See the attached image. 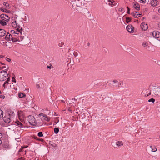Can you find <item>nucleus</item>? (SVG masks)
Listing matches in <instances>:
<instances>
[{
	"label": "nucleus",
	"mask_w": 160,
	"mask_h": 160,
	"mask_svg": "<svg viewBox=\"0 0 160 160\" xmlns=\"http://www.w3.org/2000/svg\"><path fill=\"white\" fill-rule=\"evenodd\" d=\"M27 120L31 125L32 126H36L37 125V122L33 116L29 115L27 118Z\"/></svg>",
	"instance_id": "obj_1"
},
{
	"label": "nucleus",
	"mask_w": 160,
	"mask_h": 160,
	"mask_svg": "<svg viewBox=\"0 0 160 160\" xmlns=\"http://www.w3.org/2000/svg\"><path fill=\"white\" fill-rule=\"evenodd\" d=\"M8 77V74L7 71L2 70L0 72V81H3L5 80Z\"/></svg>",
	"instance_id": "obj_2"
},
{
	"label": "nucleus",
	"mask_w": 160,
	"mask_h": 160,
	"mask_svg": "<svg viewBox=\"0 0 160 160\" xmlns=\"http://www.w3.org/2000/svg\"><path fill=\"white\" fill-rule=\"evenodd\" d=\"M25 122L24 120H20V121L17 120L14 122V123L13 124L16 126H18L20 128L25 127V125H24Z\"/></svg>",
	"instance_id": "obj_3"
},
{
	"label": "nucleus",
	"mask_w": 160,
	"mask_h": 160,
	"mask_svg": "<svg viewBox=\"0 0 160 160\" xmlns=\"http://www.w3.org/2000/svg\"><path fill=\"white\" fill-rule=\"evenodd\" d=\"M38 116L42 120H43L47 121H49V119L47 116L43 113H40L38 115Z\"/></svg>",
	"instance_id": "obj_4"
},
{
	"label": "nucleus",
	"mask_w": 160,
	"mask_h": 160,
	"mask_svg": "<svg viewBox=\"0 0 160 160\" xmlns=\"http://www.w3.org/2000/svg\"><path fill=\"white\" fill-rule=\"evenodd\" d=\"M12 25L13 27L16 28V30H20L21 28L19 23L17 22L16 21L13 22L12 23Z\"/></svg>",
	"instance_id": "obj_5"
},
{
	"label": "nucleus",
	"mask_w": 160,
	"mask_h": 160,
	"mask_svg": "<svg viewBox=\"0 0 160 160\" xmlns=\"http://www.w3.org/2000/svg\"><path fill=\"white\" fill-rule=\"evenodd\" d=\"M0 17L2 20H4L6 21H9L10 18L7 15L2 14L0 15Z\"/></svg>",
	"instance_id": "obj_6"
},
{
	"label": "nucleus",
	"mask_w": 160,
	"mask_h": 160,
	"mask_svg": "<svg viewBox=\"0 0 160 160\" xmlns=\"http://www.w3.org/2000/svg\"><path fill=\"white\" fill-rule=\"evenodd\" d=\"M153 37L156 38H160V32L157 31H154L152 33Z\"/></svg>",
	"instance_id": "obj_7"
},
{
	"label": "nucleus",
	"mask_w": 160,
	"mask_h": 160,
	"mask_svg": "<svg viewBox=\"0 0 160 160\" xmlns=\"http://www.w3.org/2000/svg\"><path fill=\"white\" fill-rule=\"evenodd\" d=\"M18 117L19 120H24V116L23 112L20 111L18 112Z\"/></svg>",
	"instance_id": "obj_8"
},
{
	"label": "nucleus",
	"mask_w": 160,
	"mask_h": 160,
	"mask_svg": "<svg viewBox=\"0 0 160 160\" xmlns=\"http://www.w3.org/2000/svg\"><path fill=\"white\" fill-rule=\"evenodd\" d=\"M4 121L6 123H9L11 121L10 116L9 115L5 116L3 118Z\"/></svg>",
	"instance_id": "obj_9"
},
{
	"label": "nucleus",
	"mask_w": 160,
	"mask_h": 160,
	"mask_svg": "<svg viewBox=\"0 0 160 160\" xmlns=\"http://www.w3.org/2000/svg\"><path fill=\"white\" fill-rule=\"evenodd\" d=\"M127 31L130 33H133L134 32V27L132 25H128L126 27Z\"/></svg>",
	"instance_id": "obj_10"
},
{
	"label": "nucleus",
	"mask_w": 160,
	"mask_h": 160,
	"mask_svg": "<svg viewBox=\"0 0 160 160\" xmlns=\"http://www.w3.org/2000/svg\"><path fill=\"white\" fill-rule=\"evenodd\" d=\"M22 28H21L20 30H17V31H14L13 30H12L11 31V33H13L14 34H15V35L16 36V34L19 35V33H20L21 35L22 34Z\"/></svg>",
	"instance_id": "obj_11"
},
{
	"label": "nucleus",
	"mask_w": 160,
	"mask_h": 160,
	"mask_svg": "<svg viewBox=\"0 0 160 160\" xmlns=\"http://www.w3.org/2000/svg\"><path fill=\"white\" fill-rule=\"evenodd\" d=\"M141 28L142 30L145 31L148 29V26L147 24L144 22H143L141 24Z\"/></svg>",
	"instance_id": "obj_12"
},
{
	"label": "nucleus",
	"mask_w": 160,
	"mask_h": 160,
	"mask_svg": "<svg viewBox=\"0 0 160 160\" xmlns=\"http://www.w3.org/2000/svg\"><path fill=\"white\" fill-rule=\"evenodd\" d=\"M5 38L7 40L11 41L12 39V37L10 33H8L5 37Z\"/></svg>",
	"instance_id": "obj_13"
},
{
	"label": "nucleus",
	"mask_w": 160,
	"mask_h": 160,
	"mask_svg": "<svg viewBox=\"0 0 160 160\" xmlns=\"http://www.w3.org/2000/svg\"><path fill=\"white\" fill-rule=\"evenodd\" d=\"M158 4V1L157 0H152L151 2V5L153 7L157 6Z\"/></svg>",
	"instance_id": "obj_14"
},
{
	"label": "nucleus",
	"mask_w": 160,
	"mask_h": 160,
	"mask_svg": "<svg viewBox=\"0 0 160 160\" xmlns=\"http://www.w3.org/2000/svg\"><path fill=\"white\" fill-rule=\"evenodd\" d=\"M139 12H133L132 15L133 17L137 18L140 17L141 15V14L139 13Z\"/></svg>",
	"instance_id": "obj_15"
},
{
	"label": "nucleus",
	"mask_w": 160,
	"mask_h": 160,
	"mask_svg": "<svg viewBox=\"0 0 160 160\" xmlns=\"http://www.w3.org/2000/svg\"><path fill=\"white\" fill-rule=\"evenodd\" d=\"M152 93L156 95H158L160 94L159 92L158 88H154L152 91Z\"/></svg>",
	"instance_id": "obj_16"
},
{
	"label": "nucleus",
	"mask_w": 160,
	"mask_h": 160,
	"mask_svg": "<svg viewBox=\"0 0 160 160\" xmlns=\"http://www.w3.org/2000/svg\"><path fill=\"white\" fill-rule=\"evenodd\" d=\"M119 81L117 80H114L112 82L111 85L114 87H116L117 86V84L119 83Z\"/></svg>",
	"instance_id": "obj_17"
},
{
	"label": "nucleus",
	"mask_w": 160,
	"mask_h": 160,
	"mask_svg": "<svg viewBox=\"0 0 160 160\" xmlns=\"http://www.w3.org/2000/svg\"><path fill=\"white\" fill-rule=\"evenodd\" d=\"M6 33V31L3 29H0V36L3 37L5 35Z\"/></svg>",
	"instance_id": "obj_18"
},
{
	"label": "nucleus",
	"mask_w": 160,
	"mask_h": 160,
	"mask_svg": "<svg viewBox=\"0 0 160 160\" xmlns=\"http://www.w3.org/2000/svg\"><path fill=\"white\" fill-rule=\"evenodd\" d=\"M133 7L134 8L137 10H139L140 9V6L139 4L137 2H136L133 4Z\"/></svg>",
	"instance_id": "obj_19"
},
{
	"label": "nucleus",
	"mask_w": 160,
	"mask_h": 160,
	"mask_svg": "<svg viewBox=\"0 0 160 160\" xmlns=\"http://www.w3.org/2000/svg\"><path fill=\"white\" fill-rule=\"evenodd\" d=\"M0 10L2 12L6 13H8L10 12L9 10H7L5 8H0Z\"/></svg>",
	"instance_id": "obj_20"
},
{
	"label": "nucleus",
	"mask_w": 160,
	"mask_h": 160,
	"mask_svg": "<svg viewBox=\"0 0 160 160\" xmlns=\"http://www.w3.org/2000/svg\"><path fill=\"white\" fill-rule=\"evenodd\" d=\"M3 5L7 9H9L10 8L9 4L7 2H4Z\"/></svg>",
	"instance_id": "obj_21"
},
{
	"label": "nucleus",
	"mask_w": 160,
	"mask_h": 160,
	"mask_svg": "<svg viewBox=\"0 0 160 160\" xmlns=\"http://www.w3.org/2000/svg\"><path fill=\"white\" fill-rule=\"evenodd\" d=\"M150 148L152 149V151L153 152H156L157 151V149L155 146H150Z\"/></svg>",
	"instance_id": "obj_22"
},
{
	"label": "nucleus",
	"mask_w": 160,
	"mask_h": 160,
	"mask_svg": "<svg viewBox=\"0 0 160 160\" xmlns=\"http://www.w3.org/2000/svg\"><path fill=\"white\" fill-rule=\"evenodd\" d=\"M6 21L2 20H0V24L2 26H4L7 24Z\"/></svg>",
	"instance_id": "obj_23"
},
{
	"label": "nucleus",
	"mask_w": 160,
	"mask_h": 160,
	"mask_svg": "<svg viewBox=\"0 0 160 160\" xmlns=\"http://www.w3.org/2000/svg\"><path fill=\"white\" fill-rule=\"evenodd\" d=\"M116 144L117 146L120 147L123 145V144L121 141H118L116 142Z\"/></svg>",
	"instance_id": "obj_24"
},
{
	"label": "nucleus",
	"mask_w": 160,
	"mask_h": 160,
	"mask_svg": "<svg viewBox=\"0 0 160 160\" xmlns=\"http://www.w3.org/2000/svg\"><path fill=\"white\" fill-rule=\"evenodd\" d=\"M25 96L26 95L25 94L20 92L19 93L18 95L19 97L20 98H22L25 97Z\"/></svg>",
	"instance_id": "obj_25"
},
{
	"label": "nucleus",
	"mask_w": 160,
	"mask_h": 160,
	"mask_svg": "<svg viewBox=\"0 0 160 160\" xmlns=\"http://www.w3.org/2000/svg\"><path fill=\"white\" fill-rule=\"evenodd\" d=\"M3 116V112L0 108V118H1Z\"/></svg>",
	"instance_id": "obj_26"
},
{
	"label": "nucleus",
	"mask_w": 160,
	"mask_h": 160,
	"mask_svg": "<svg viewBox=\"0 0 160 160\" xmlns=\"http://www.w3.org/2000/svg\"><path fill=\"white\" fill-rule=\"evenodd\" d=\"M59 129L58 128H54V132L55 134H57L59 132Z\"/></svg>",
	"instance_id": "obj_27"
},
{
	"label": "nucleus",
	"mask_w": 160,
	"mask_h": 160,
	"mask_svg": "<svg viewBox=\"0 0 160 160\" xmlns=\"http://www.w3.org/2000/svg\"><path fill=\"white\" fill-rule=\"evenodd\" d=\"M64 45V43L63 42H59L58 44V46L60 47H62Z\"/></svg>",
	"instance_id": "obj_28"
},
{
	"label": "nucleus",
	"mask_w": 160,
	"mask_h": 160,
	"mask_svg": "<svg viewBox=\"0 0 160 160\" xmlns=\"http://www.w3.org/2000/svg\"><path fill=\"white\" fill-rule=\"evenodd\" d=\"M108 1L110 2L109 3V5H111L112 4L113 5H114V4H113V3L114 2V1H113V0H108Z\"/></svg>",
	"instance_id": "obj_29"
},
{
	"label": "nucleus",
	"mask_w": 160,
	"mask_h": 160,
	"mask_svg": "<svg viewBox=\"0 0 160 160\" xmlns=\"http://www.w3.org/2000/svg\"><path fill=\"white\" fill-rule=\"evenodd\" d=\"M131 18L129 17H127L126 18V21L127 23H128L131 20Z\"/></svg>",
	"instance_id": "obj_30"
},
{
	"label": "nucleus",
	"mask_w": 160,
	"mask_h": 160,
	"mask_svg": "<svg viewBox=\"0 0 160 160\" xmlns=\"http://www.w3.org/2000/svg\"><path fill=\"white\" fill-rule=\"evenodd\" d=\"M28 147V146L27 145L26 146H23L22 148H21L19 151V152H21L23 151V148H25Z\"/></svg>",
	"instance_id": "obj_31"
},
{
	"label": "nucleus",
	"mask_w": 160,
	"mask_h": 160,
	"mask_svg": "<svg viewBox=\"0 0 160 160\" xmlns=\"http://www.w3.org/2000/svg\"><path fill=\"white\" fill-rule=\"evenodd\" d=\"M11 41H12L13 42H16L18 41V39L16 38H13L12 37V39Z\"/></svg>",
	"instance_id": "obj_32"
},
{
	"label": "nucleus",
	"mask_w": 160,
	"mask_h": 160,
	"mask_svg": "<svg viewBox=\"0 0 160 160\" xmlns=\"http://www.w3.org/2000/svg\"><path fill=\"white\" fill-rule=\"evenodd\" d=\"M38 136L39 137H42L43 136V134L42 132H39L38 133Z\"/></svg>",
	"instance_id": "obj_33"
},
{
	"label": "nucleus",
	"mask_w": 160,
	"mask_h": 160,
	"mask_svg": "<svg viewBox=\"0 0 160 160\" xmlns=\"http://www.w3.org/2000/svg\"><path fill=\"white\" fill-rule=\"evenodd\" d=\"M24 38V37L22 36H20L19 38H18V41H22Z\"/></svg>",
	"instance_id": "obj_34"
},
{
	"label": "nucleus",
	"mask_w": 160,
	"mask_h": 160,
	"mask_svg": "<svg viewBox=\"0 0 160 160\" xmlns=\"http://www.w3.org/2000/svg\"><path fill=\"white\" fill-rule=\"evenodd\" d=\"M148 43L147 42H144L142 44V46H143V47H146L148 46Z\"/></svg>",
	"instance_id": "obj_35"
},
{
	"label": "nucleus",
	"mask_w": 160,
	"mask_h": 160,
	"mask_svg": "<svg viewBox=\"0 0 160 160\" xmlns=\"http://www.w3.org/2000/svg\"><path fill=\"white\" fill-rule=\"evenodd\" d=\"M148 101L149 102H154L155 101V99L152 98L149 99Z\"/></svg>",
	"instance_id": "obj_36"
},
{
	"label": "nucleus",
	"mask_w": 160,
	"mask_h": 160,
	"mask_svg": "<svg viewBox=\"0 0 160 160\" xmlns=\"http://www.w3.org/2000/svg\"><path fill=\"white\" fill-rule=\"evenodd\" d=\"M139 2H142L143 3H145L146 2V0H140L139 1Z\"/></svg>",
	"instance_id": "obj_37"
},
{
	"label": "nucleus",
	"mask_w": 160,
	"mask_h": 160,
	"mask_svg": "<svg viewBox=\"0 0 160 160\" xmlns=\"http://www.w3.org/2000/svg\"><path fill=\"white\" fill-rule=\"evenodd\" d=\"M73 55L75 57H76L78 56V52H73Z\"/></svg>",
	"instance_id": "obj_38"
},
{
	"label": "nucleus",
	"mask_w": 160,
	"mask_h": 160,
	"mask_svg": "<svg viewBox=\"0 0 160 160\" xmlns=\"http://www.w3.org/2000/svg\"><path fill=\"white\" fill-rule=\"evenodd\" d=\"M8 82L7 81H5V82H4V84H3V86L4 87H5H5H6V84H7H7H8Z\"/></svg>",
	"instance_id": "obj_39"
},
{
	"label": "nucleus",
	"mask_w": 160,
	"mask_h": 160,
	"mask_svg": "<svg viewBox=\"0 0 160 160\" xmlns=\"http://www.w3.org/2000/svg\"><path fill=\"white\" fill-rule=\"evenodd\" d=\"M0 98L4 99L5 98V96L3 95H0Z\"/></svg>",
	"instance_id": "obj_40"
},
{
	"label": "nucleus",
	"mask_w": 160,
	"mask_h": 160,
	"mask_svg": "<svg viewBox=\"0 0 160 160\" xmlns=\"http://www.w3.org/2000/svg\"><path fill=\"white\" fill-rule=\"evenodd\" d=\"M6 60L7 61H8V62H10L11 61V59L10 58H7L6 59Z\"/></svg>",
	"instance_id": "obj_41"
},
{
	"label": "nucleus",
	"mask_w": 160,
	"mask_h": 160,
	"mask_svg": "<svg viewBox=\"0 0 160 160\" xmlns=\"http://www.w3.org/2000/svg\"><path fill=\"white\" fill-rule=\"evenodd\" d=\"M123 9V8H120L119 9L118 11L119 12H121L122 11Z\"/></svg>",
	"instance_id": "obj_42"
},
{
	"label": "nucleus",
	"mask_w": 160,
	"mask_h": 160,
	"mask_svg": "<svg viewBox=\"0 0 160 160\" xmlns=\"http://www.w3.org/2000/svg\"><path fill=\"white\" fill-rule=\"evenodd\" d=\"M12 81L14 82H16L15 79L14 77L12 78Z\"/></svg>",
	"instance_id": "obj_43"
},
{
	"label": "nucleus",
	"mask_w": 160,
	"mask_h": 160,
	"mask_svg": "<svg viewBox=\"0 0 160 160\" xmlns=\"http://www.w3.org/2000/svg\"><path fill=\"white\" fill-rule=\"evenodd\" d=\"M36 87L38 88H40V84H37Z\"/></svg>",
	"instance_id": "obj_44"
},
{
	"label": "nucleus",
	"mask_w": 160,
	"mask_h": 160,
	"mask_svg": "<svg viewBox=\"0 0 160 160\" xmlns=\"http://www.w3.org/2000/svg\"><path fill=\"white\" fill-rule=\"evenodd\" d=\"M51 66H52L51 65H50V66H47V68L51 69Z\"/></svg>",
	"instance_id": "obj_45"
},
{
	"label": "nucleus",
	"mask_w": 160,
	"mask_h": 160,
	"mask_svg": "<svg viewBox=\"0 0 160 160\" xmlns=\"http://www.w3.org/2000/svg\"><path fill=\"white\" fill-rule=\"evenodd\" d=\"M7 80L6 81H7L8 82L10 81V77H9L8 78L7 77Z\"/></svg>",
	"instance_id": "obj_46"
},
{
	"label": "nucleus",
	"mask_w": 160,
	"mask_h": 160,
	"mask_svg": "<svg viewBox=\"0 0 160 160\" xmlns=\"http://www.w3.org/2000/svg\"><path fill=\"white\" fill-rule=\"evenodd\" d=\"M24 159L23 158H21L18 159V160H24Z\"/></svg>",
	"instance_id": "obj_47"
},
{
	"label": "nucleus",
	"mask_w": 160,
	"mask_h": 160,
	"mask_svg": "<svg viewBox=\"0 0 160 160\" xmlns=\"http://www.w3.org/2000/svg\"><path fill=\"white\" fill-rule=\"evenodd\" d=\"M151 94V92H150V93H149V94H145V96H148L149 95H150Z\"/></svg>",
	"instance_id": "obj_48"
},
{
	"label": "nucleus",
	"mask_w": 160,
	"mask_h": 160,
	"mask_svg": "<svg viewBox=\"0 0 160 160\" xmlns=\"http://www.w3.org/2000/svg\"><path fill=\"white\" fill-rule=\"evenodd\" d=\"M2 137V135L1 133H0V139Z\"/></svg>",
	"instance_id": "obj_49"
},
{
	"label": "nucleus",
	"mask_w": 160,
	"mask_h": 160,
	"mask_svg": "<svg viewBox=\"0 0 160 160\" xmlns=\"http://www.w3.org/2000/svg\"><path fill=\"white\" fill-rule=\"evenodd\" d=\"M52 146L53 147H55L56 146V145L55 144V145H52Z\"/></svg>",
	"instance_id": "obj_50"
},
{
	"label": "nucleus",
	"mask_w": 160,
	"mask_h": 160,
	"mask_svg": "<svg viewBox=\"0 0 160 160\" xmlns=\"http://www.w3.org/2000/svg\"><path fill=\"white\" fill-rule=\"evenodd\" d=\"M6 68V67L5 66H2V67H1V68Z\"/></svg>",
	"instance_id": "obj_51"
},
{
	"label": "nucleus",
	"mask_w": 160,
	"mask_h": 160,
	"mask_svg": "<svg viewBox=\"0 0 160 160\" xmlns=\"http://www.w3.org/2000/svg\"><path fill=\"white\" fill-rule=\"evenodd\" d=\"M127 8L128 10L130 11V8H129L127 6Z\"/></svg>",
	"instance_id": "obj_52"
},
{
	"label": "nucleus",
	"mask_w": 160,
	"mask_h": 160,
	"mask_svg": "<svg viewBox=\"0 0 160 160\" xmlns=\"http://www.w3.org/2000/svg\"><path fill=\"white\" fill-rule=\"evenodd\" d=\"M127 8L128 10L130 11V8H129L127 6Z\"/></svg>",
	"instance_id": "obj_53"
},
{
	"label": "nucleus",
	"mask_w": 160,
	"mask_h": 160,
	"mask_svg": "<svg viewBox=\"0 0 160 160\" xmlns=\"http://www.w3.org/2000/svg\"><path fill=\"white\" fill-rule=\"evenodd\" d=\"M158 26L159 28H160V23L158 24Z\"/></svg>",
	"instance_id": "obj_54"
},
{
	"label": "nucleus",
	"mask_w": 160,
	"mask_h": 160,
	"mask_svg": "<svg viewBox=\"0 0 160 160\" xmlns=\"http://www.w3.org/2000/svg\"><path fill=\"white\" fill-rule=\"evenodd\" d=\"M127 13L128 14H130V11L128 10L127 12Z\"/></svg>",
	"instance_id": "obj_55"
},
{
	"label": "nucleus",
	"mask_w": 160,
	"mask_h": 160,
	"mask_svg": "<svg viewBox=\"0 0 160 160\" xmlns=\"http://www.w3.org/2000/svg\"><path fill=\"white\" fill-rule=\"evenodd\" d=\"M158 12L159 13H160V8L158 10Z\"/></svg>",
	"instance_id": "obj_56"
},
{
	"label": "nucleus",
	"mask_w": 160,
	"mask_h": 160,
	"mask_svg": "<svg viewBox=\"0 0 160 160\" xmlns=\"http://www.w3.org/2000/svg\"><path fill=\"white\" fill-rule=\"evenodd\" d=\"M26 151H25V153H24V154H26Z\"/></svg>",
	"instance_id": "obj_57"
},
{
	"label": "nucleus",
	"mask_w": 160,
	"mask_h": 160,
	"mask_svg": "<svg viewBox=\"0 0 160 160\" xmlns=\"http://www.w3.org/2000/svg\"><path fill=\"white\" fill-rule=\"evenodd\" d=\"M1 63V65H4V63Z\"/></svg>",
	"instance_id": "obj_58"
},
{
	"label": "nucleus",
	"mask_w": 160,
	"mask_h": 160,
	"mask_svg": "<svg viewBox=\"0 0 160 160\" xmlns=\"http://www.w3.org/2000/svg\"><path fill=\"white\" fill-rule=\"evenodd\" d=\"M8 68H7V69H6V70H8Z\"/></svg>",
	"instance_id": "obj_59"
},
{
	"label": "nucleus",
	"mask_w": 160,
	"mask_h": 160,
	"mask_svg": "<svg viewBox=\"0 0 160 160\" xmlns=\"http://www.w3.org/2000/svg\"><path fill=\"white\" fill-rule=\"evenodd\" d=\"M121 84H122V82H121L120 84V85H121Z\"/></svg>",
	"instance_id": "obj_60"
},
{
	"label": "nucleus",
	"mask_w": 160,
	"mask_h": 160,
	"mask_svg": "<svg viewBox=\"0 0 160 160\" xmlns=\"http://www.w3.org/2000/svg\"><path fill=\"white\" fill-rule=\"evenodd\" d=\"M115 2H114L113 3V4H114V5H115Z\"/></svg>",
	"instance_id": "obj_61"
},
{
	"label": "nucleus",
	"mask_w": 160,
	"mask_h": 160,
	"mask_svg": "<svg viewBox=\"0 0 160 160\" xmlns=\"http://www.w3.org/2000/svg\"><path fill=\"white\" fill-rule=\"evenodd\" d=\"M39 125L41 126V125H41V124H39Z\"/></svg>",
	"instance_id": "obj_62"
},
{
	"label": "nucleus",
	"mask_w": 160,
	"mask_h": 160,
	"mask_svg": "<svg viewBox=\"0 0 160 160\" xmlns=\"http://www.w3.org/2000/svg\"><path fill=\"white\" fill-rule=\"evenodd\" d=\"M12 124V123H10V124L11 125Z\"/></svg>",
	"instance_id": "obj_63"
}]
</instances>
